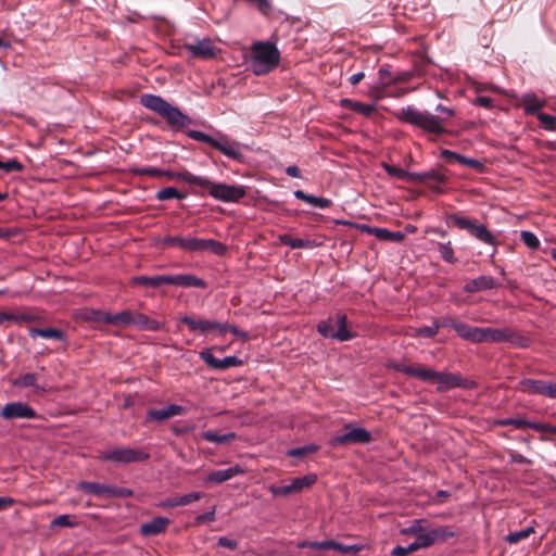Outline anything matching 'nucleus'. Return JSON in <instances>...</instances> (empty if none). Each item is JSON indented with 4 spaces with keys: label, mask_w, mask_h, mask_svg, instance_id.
<instances>
[{
    "label": "nucleus",
    "mask_w": 556,
    "mask_h": 556,
    "mask_svg": "<svg viewBox=\"0 0 556 556\" xmlns=\"http://www.w3.org/2000/svg\"><path fill=\"white\" fill-rule=\"evenodd\" d=\"M280 61V52L269 41H257L251 47L250 67L257 75H266L274 71Z\"/></svg>",
    "instance_id": "4"
},
{
    "label": "nucleus",
    "mask_w": 556,
    "mask_h": 556,
    "mask_svg": "<svg viewBox=\"0 0 556 556\" xmlns=\"http://www.w3.org/2000/svg\"><path fill=\"white\" fill-rule=\"evenodd\" d=\"M215 519H216V506H213L211 510H208L204 514L198 515L194 518L193 525L201 526L204 523L213 522V521H215Z\"/></svg>",
    "instance_id": "50"
},
{
    "label": "nucleus",
    "mask_w": 556,
    "mask_h": 556,
    "mask_svg": "<svg viewBox=\"0 0 556 556\" xmlns=\"http://www.w3.org/2000/svg\"><path fill=\"white\" fill-rule=\"evenodd\" d=\"M241 148H242L241 143H239L235 140H230L229 138H227L225 136L216 138V143H214V147H213V149L219 151L227 157L238 161V162H243L244 155L241 151Z\"/></svg>",
    "instance_id": "15"
},
{
    "label": "nucleus",
    "mask_w": 556,
    "mask_h": 556,
    "mask_svg": "<svg viewBox=\"0 0 556 556\" xmlns=\"http://www.w3.org/2000/svg\"><path fill=\"white\" fill-rule=\"evenodd\" d=\"M160 244L166 248L176 247L186 252L210 251L217 256L224 255L227 251V247L219 241L193 237L166 236L160 240Z\"/></svg>",
    "instance_id": "6"
},
{
    "label": "nucleus",
    "mask_w": 556,
    "mask_h": 556,
    "mask_svg": "<svg viewBox=\"0 0 556 556\" xmlns=\"http://www.w3.org/2000/svg\"><path fill=\"white\" fill-rule=\"evenodd\" d=\"M184 48L191 58L201 60L214 59L219 52V49L210 38L197 39L194 42L185 43Z\"/></svg>",
    "instance_id": "10"
},
{
    "label": "nucleus",
    "mask_w": 556,
    "mask_h": 556,
    "mask_svg": "<svg viewBox=\"0 0 556 556\" xmlns=\"http://www.w3.org/2000/svg\"><path fill=\"white\" fill-rule=\"evenodd\" d=\"M184 412L185 408L182 406L170 404L165 408L148 410L146 420L162 422L170 417L181 415Z\"/></svg>",
    "instance_id": "18"
},
{
    "label": "nucleus",
    "mask_w": 556,
    "mask_h": 556,
    "mask_svg": "<svg viewBox=\"0 0 556 556\" xmlns=\"http://www.w3.org/2000/svg\"><path fill=\"white\" fill-rule=\"evenodd\" d=\"M23 169L24 165L16 159L2 162V170L5 173L22 172Z\"/></svg>",
    "instance_id": "55"
},
{
    "label": "nucleus",
    "mask_w": 556,
    "mask_h": 556,
    "mask_svg": "<svg viewBox=\"0 0 556 556\" xmlns=\"http://www.w3.org/2000/svg\"><path fill=\"white\" fill-rule=\"evenodd\" d=\"M371 440V433L363 427L351 428L343 434L330 439L329 444L338 447L346 444L368 443Z\"/></svg>",
    "instance_id": "11"
},
{
    "label": "nucleus",
    "mask_w": 556,
    "mask_h": 556,
    "mask_svg": "<svg viewBox=\"0 0 556 556\" xmlns=\"http://www.w3.org/2000/svg\"><path fill=\"white\" fill-rule=\"evenodd\" d=\"M136 174L149 177H161L163 176V169L156 167H141L135 170Z\"/></svg>",
    "instance_id": "58"
},
{
    "label": "nucleus",
    "mask_w": 556,
    "mask_h": 556,
    "mask_svg": "<svg viewBox=\"0 0 556 556\" xmlns=\"http://www.w3.org/2000/svg\"><path fill=\"white\" fill-rule=\"evenodd\" d=\"M538 119L542 124L543 128L548 131L556 130V116L549 115L547 113L539 112L536 114Z\"/></svg>",
    "instance_id": "46"
},
{
    "label": "nucleus",
    "mask_w": 556,
    "mask_h": 556,
    "mask_svg": "<svg viewBox=\"0 0 556 556\" xmlns=\"http://www.w3.org/2000/svg\"><path fill=\"white\" fill-rule=\"evenodd\" d=\"M472 237L490 245H495L496 243L495 237L483 225H477V227L472 229Z\"/></svg>",
    "instance_id": "36"
},
{
    "label": "nucleus",
    "mask_w": 556,
    "mask_h": 556,
    "mask_svg": "<svg viewBox=\"0 0 556 556\" xmlns=\"http://www.w3.org/2000/svg\"><path fill=\"white\" fill-rule=\"evenodd\" d=\"M467 341L471 343L482 342H508L517 348H527L529 339L509 328L470 327Z\"/></svg>",
    "instance_id": "3"
},
{
    "label": "nucleus",
    "mask_w": 556,
    "mask_h": 556,
    "mask_svg": "<svg viewBox=\"0 0 556 556\" xmlns=\"http://www.w3.org/2000/svg\"><path fill=\"white\" fill-rule=\"evenodd\" d=\"M316 482V476L314 475H307L303 477H299L292 480V484L295 489V492H300L305 488L311 486Z\"/></svg>",
    "instance_id": "45"
},
{
    "label": "nucleus",
    "mask_w": 556,
    "mask_h": 556,
    "mask_svg": "<svg viewBox=\"0 0 556 556\" xmlns=\"http://www.w3.org/2000/svg\"><path fill=\"white\" fill-rule=\"evenodd\" d=\"M521 103L526 114H538L546 104V102L539 99L534 92L525 93L521 98Z\"/></svg>",
    "instance_id": "28"
},
{
    "label": "nucleus",
    "mask_w": 556,
    "mask_h": 556,
    "mask_svg": "<svg viewBox=\"0 0 556 556\" xmlns=\"http://www.w3.org/2000/svg\"><path fill=\"white\" fill-rule=\"evenodd\" d=\"M435 321L438 324L439 329L443 328V327H450L453 330H455V332L457 333V336L459 338L467 341L469 330L471 327L470 325H468L464 321H460L457 318L452 317V316H445L440 319H435Z\"/></svg>",
    "instance_id": "22"
},
{
    "label": "nucleus",
    "mask_w": 556,
    "mask_h": 556,
    "mask_svg": "<svg viewBox=\"0 0 556 556\" xmlns=\"http://www.w3.org/2000/svg\"><path fill=\"white\" fill-rule=\"evenodd\" d=\"M293 194L296 199L302 200L314 207L328 208L332 205V201L330 199L307 194L300 189L295 190Z\"/></svg>",
    "instance_id": "27"
},
{
    "label": "nucleus",
    "mask_w": 556,
    "mask_h": 556,
    "mask_svg": "<svg viewBox=\"0 0 556 556\" xmlns=\"http://www.w3.org/2000/svg\"><path fill=\"white\" fill-rule=\"evenodd\" d=\"M140 103L146 109L163 117L173 131L181 130L192 123L191 118L180 111L179 108L172 105L160 96L152 93L142 94Z\"/></svg>",
    "instance_id": "2"
},
{
    "label": "nucleus",
    "mask_w": 556,
    "mask_h": 556,
    "mask_svg": "<svg viewBox=\"0 0 556 556\" xmlns=\"http://www.w3.org/2000/svg\"><path fill=\"white\" fill-rule=\"evenodd\" d=\"M389 367L406 376L417 378L425 382L438 383L439 391L462 386V378L455 374L441 372L432 368L419 365H406L400 362H392Z\"/></svg>",
    "instance_id": "1"
},
{
    "label": "nucleus",
    "mask_w": 556,
    "mask_h": 556,
    "mask_svg": "<svg viewBox=\"0 0 556 556\" xmlns=\"http://www.w3.org/2000/svg\"><path fill=\"white\" fill-rule=\"evenodd\" d=\"M280 243L290 247L291 249H304L312 248L313 243L309 240H304L301 238H293L288 233H283L279 236Z\"/></svg>",
    "instance_id": "34"
},
{
    "label": "nucleus",
    "mask_w": 556,
    "mask_h": 556,
    "mask_svg": "<svg viewBox=\"0 0 556 556\" xmlns=\"http://www.w3.org/2000/svg\"><path fill=\"white\" fill-rule=\"evenodd\" d=\"M382 167L389 176L406 181L407 170L387 163H382Z\"/></svg>",
    "instance_id": "49"
},
{
    "label": "nucleus",
    "mask_w": 556,
    "mask_h": 556,
    "mask_svg": "<svg viewBox=\"0 0 556 556\" xmlns=\"http://www.w3.org/2000/svg\"><path fill=\"white\" fill-rule=\"evenodd\" d=\"M317 330L321 336L326 338L336 339L337 330H334V321L332 318L321 320L317 326Z\"/></svg>",
    "instance_id": "42"
},
{
    "label": "nucleus",
    "mask_w": 556,
    "mask_h": 556,
    "mask_svg": "<svg viewBox=\"0 0 556 556\" xmlns=\"http://www.w3.org/2000/svg\"><path fill=\"white\" fill-rule=\"evenodd\" d=\"M395 115L400 121L418 127L428 134L442 135L447 131L444 126L445 118L433 115L428 111H419L408 105L402 108Z\"/></svg>",
    "instance_id": "5"
},
{
    "label": "nucleus",
    "mask_w": 556,
    "mask_h": 556,
    "mask_svg": "<svg viewBox=\"0 0 556 556\" xmlns=\"http://www.w3.org/2000/svg\"><path fill=\"white\" fill-rule=\"evenodd\" d=\"M519 384L520 390L525 393L556 399V383L554 382H546L539 379H522Z\"/></svg>",
    "instance_id": "13"
},
{
    "label": "nucleus",
    "mask_w": 556,
    "mask_h": 556,
    "mask_svg": "<svg viewBox=\"0 0 556 556\" xmlns=\"http://www.w3.org/2000/svg\"><path fill=\"white\" fill-rule=\"evenodd\" d=\"M459 163L465 166L476 168L478 170H481L483 168V164L480 161L467 157L465 155H462Z\"/></svg>",
    "instance_id": "63"
},
{
    "label": "nucleus",
    "mask_w": 556,
    "mask_h": 556,
    "mask_svg": "<svg viewBox=\"0 0 556 556\" xmlns=\"http://www.w3.org/2000/svg\"><path fill=\"white\" fill-rule=\"evenodd\" d=\"M336 324L338 330L336 332V339L339 341H349L355 337L353 332L348 329V318L344 314H338Z\"/></svg>",
    "instance_id": "30"
},
{
    "label": "nucleus",
    "mask_w": 556,
    "mask_h": 556,
    "mask_svg": "<svg viewBox=\"0 0 556 556\" xmlns=\"http://www.w3.org/2000/svg\"><path fill=\"white\" fill-rule=\"evenodd\" d=\"M134 313L131 311H122L114 314V326L128 327L132 325Z\"/></svg>",
    "instance_id": "43"
},
{
    "label": "nucleus",
    "mask_w": 556,
    "mask_h": 556,
    "mask_svg": "<svg viewBox=\"0 0 556 556\" xmlns=\"http://www.w3.org/2000/svg\"><path fill=\"white\" fill-rule=\"evenodd\" d=\"M31 338L41 337L45 339L64 340V334L61 330L55 328H33L29 330Z\"/></svg>",
    "instance_id": "33"
},
{
    "label": "nucleus",
    "mask_w": 556,
    "mask_h": 556,
    "mask_svg": "<svg viewBox=\"0 0 556 556\" xmlns=\"http://www.w3.org/2000/svg\"><path fill=\"white\" fill-rule=\"evenodd\" d=\"M532 533H534V528L530 526L523 530L508 533L505 538V541L509 544H516L519 541L529 538Z\"/></svg>",
    "instance_id": "41"
},
{
    "label": "nucleus",
    "mask_w": 556,
    "mask_h": 556,
    "mask_svg": "<svg viewBox=\"0 0 556 556\" xmlns=\"http://www.w3.org/2000/svg\"><path fill=\"white\" fill-rule=\"evenodd\" d=\"M36 412L28 404L23 402H12L3 406L0 416L4 419L25 418L33 419L36 417Z\"/></svg>",
    "instance_id": "14"
},
{
    "label": "nucleus",
    "mask_w": 556,
    "mask_h": 556,
    "mask_svg": "<svg viewBox=\"0 0 556 556\" xmlns=\"http://www.w3.org/2000/svg\"><path fill=\"white\" fill-rule=\"evenodd\" d=\"M187 136L195 141L204 142L211 148H213L214 143H216V138L200 130H188Z\"/></svg>",
    "instance_id": "44"
},
{
    "label": "nucleus",
    "mask_w": 556,
    "mask_h": 556,
    "mask_svg": "<svg viewBox=\"0 0 556 556\" xmlns=\"http://www.w3.org/2000/svg\"><path fill=\"white\" fill-rule=\"evenodd\" d=\"M500 283L492 276H479L464 286V291L467 293H473L483 290H490L497 288Z\"/></svg>",
    "instance_id": "21"
},
{
    "label": "nucleus",
    "mask_w": 556,
    "mask_h": 556,
    "mask_svg": "<svg viewBox=\"0 0 556 556\" xmlns=\"http://www.w3.org/2000/svg\"><path fill=\"white\" fill-rule=\"evenodd\" d=\"M203 495L204 494L201 492H192V493L185 494L182 496H179L180 504H181V506L189 505L193 502L201 500L203 497Z\"/></svg>",
    "instance_id": "61"
},
{
    "label": "nucleus",
    "mask_w": 556,
    "mask_h": 556,
    "mask_svg": "<svg viewBox=\"0 0 556 556\" xmlns=\"http://www.w3.org/2000/svg\"><path fill=\"white\" fill-rule=\"evenodd\" d=\"M438 251L440 252L441 257L450 264H454L457 262V258L454 255V249L451 241L445 243H437Z\"/></svg>",
    "instance_id": "39"
},
{
    "label": "nucleus",
    "mask_w": 556,
    "mask_h": 556,
    "mask_svg": "<svg viewBox=\"0 0 556 556\" xmlns=\"http://www.w3.org/2000/svg\"><path fill=\"white\" fill-rule=\"evenodd\" d=\"M439 327L437 321H433V326L420 327L415 330V337L433 338L437 336Z\"/></svg>",
    "instance_id": "51"
},
{
    "label": "nucleus",
    "mask_w": 556,
    "mask_h": 556,
    "mask_svg": "<svg viewBox=\"0 0 556 556\" xmlns=\"http://www.w3.org/2000/svg\"><path fill=\"white\" fill-rule=\"evenodd\" d=\"M497 425L503 426V427L513 426L514 428L520 429V430L532 429L535 431H543L547 428L545 424L531 422L523 418H505V419L498 420Z\"/></svg>",
    "instance_id": "25"
},
{
    "label": "nucleus",
    "mask_w": 556,
    "mask_h": 556,
    "mask_svg": "<svg viewBox=\"0 0 556 556\" xmlns=\"http://www.w3.org/2000/svg\"><path fill=\"white\" fill-rule=\"evenodd\" d=\"M520 238L521 241L531 250H536L540 247L538 237L529 230H522Z\"/></svg>",
    "instance_id": "47"
},
{
    "label": "nucleus",
    "mask_w": 556,
    "mask_h": 556,
    "mask_svg": "<svg viewBox=\"0 0 556 556\" xmlns=\"http://www.w3.org/2000/svg\"><path fill=\"white\" fill-rule=\"evenodd\" d=\"M454 535L455 532L447 526H441L433 529H424V531H421L416 536V540L410 544L416 552L419 548L429 547L437 542H444Z\"/></svg>",
    "instance_id": "8"
},
{
    "label": "nucleus",
    "mask_w": 556,
    "mask_h": 556,
    "mask_svg": "<svg viewBox=\"0 0 556 556\" xmlns=\"http://www.w3.org/2000/svg\"><path fill=\"white\" fill-rule=\"evenodd\" d=\"M214 348H206L200 351V358L212 369L225 370L230 367H238L242 365V361L235 355L226 356L219 359L213 355Z\"/></svg>",
    "instance_id": "12"
},
{
    "label": "nucleus",
    "mask_w": 556,
    "mask_h": 556,
    "mask_svg": "<svg viewBox=\"0 0 556 556\" xmlns=\"http://www.w3.org/2000/svg\"><path fill=\"white\" fill-rule=\"evenodd\" d=\"M243 472H244L243 468L240 467L239 465H236V466L229 467L227 469L215 470V471L211 472L206 477L205 482L223 483V482L228 481V480L232 479L233 477L241 475Z\"/></svg>",
    "instance_id": "23"
},
{
    "label": "nucleus",
    "mask_w": 556,
    "mask_h": 556,
    "mask_svg": "<svg viewBox=\"0 0 556 556\" xmlns=\"http://www.w3.org/2000/svg\"><path fill=\"white\" fill-rule=\"evenodd\" d=\"M101 458L117 464H130L148 460L150 454L132 447H114L102 452Z\"/></svg>",
    "instance_id": "7"
},
{
    "label": "nucleus",
    "mask_w": 556,
    "mask_h": 556,
    "mask_svg": "<svg viewBox=\"0 0 556 556\" xmlns=\"http://www.w3.org/2000/svg\"><path fill=\"white\" fill-rule=\"evenodd\" d=\"M448 219L452 220L454 223V225L456 227H458L459 229H465V230L469 231V233L471 236H472V229H475L477 227L475 220L464 217V216H460V215H457V214L450 215Z\"/></svg>",
    "instance_id": "38"
},
{
    "label": "nucleus",
    "mask_w": 556,
    "mask_h": 556,
    "mask_svg": "<svg viewBox=\"0 0 556 556\" xmlns=\"http://www.w3.org/2000/svg\"><path fill=\"white\" fill-rule=\"evenodd\" d=\"M206 188L210 189V194L214 199L222 202H238L247 194L244 186L211 181V185H207Z\"/></svg>",
    "instance_id": "9"
},
{
    "label": "nucleus",
    "mask_w": 556,
    "mask_h": 556,
    "mask_svg": "<svg viewBox=\"0 0 556 556\" xmlns=\"http://www.w3.org/2000/svg\"><path fill=\"white\" fill-rule=\"evenodd\" d=\"M91 318H93L94 320L114 326V314L101 312V311H92Z\"/></svg>",
    "instance_id": "54"
},
{
    "label": "nucleus",
    "mask_w": 556,
    "mask_h": 556,
    "mask_svg": "<svg viewBox=\"0 0 556 556\" xmlns=\"http://www.w3.org/2000/svg\"><path fill=\"white\" fill-rule=\"evenodd\" d=\"M202 438L207 442H214L217 444L228 443L236 438L235 432H228L225 434H217L215 431L208 430L202 433Z\"/></svg>",
    "instance_id": "35"
},
{
    "label": "nucleus",
    "mask_w": 556,
    "mask_h": 556,
    "mask_svg": "<svg viewBox=\"0 0 556 556\" xmlns=\"http://www.w3.org/2000/svg\"><path fill=\"white\" fill-rule=\"evenodd\" d=\"M131 282L139 286H144L149 288H160L165 285V275H156V276H136L131 279Z\"/></svg>",
    "instance_id": "31"
},
{
    "label": "nucleus",
    "mask_w": 556,
    "mask_h": 556,
    "mask_svg": "<svg viewBox=\"0 0 556 556\" xmlns=\"http://www.w3.org/2000/svg\"><path fill=\"white\" fill-rule=\"evenodd\" d=\"M358 228L369 235H374L381 241L402 242L405 238L401 231H390L387 228L370 227L368 225H361Z\"/></svg>",
    "instance_id": "19"
},
{
    "label": "nucleus",
    "mask_w": 556,
    "mask_h": 556,
    "mask_svg": "<svg viewBox=\"0 0 556 556\" xmlns=\"http://www.w3.org/2000/svg\"><path fill=\"white\" fill-rule=\"evenodd\" d=\"M37 378L35 374H25L16 378L13 382L15 387L28 388L36 387Z\"/></svg>",
    "instance_id": "48"
},
{
    "label": "nucleus",
    "mask_w": 556,
    "mask_h": 556,
    "mask_svg": "<svg viewBox=\"0 0 556 556\" xmlns=\"http://www.w3.org/2000/svg\"><path fill=\"white\" fill-rule=\"evenodd\" d=\"M446 177L437 170H430L428 172L427 180L425 181L429 188L432 190L440 192L441 186L445 184Z\"/></svg>",
    "instance_id": "37"
},
{
    "label": "nucleus",
    "mask_w": 556,
    "mask_h": 556,
    "mask_svg": "<svg viewBox=\"0 0 556 556\" xmlns=\"http://www.w3.org/2000/svg\"><path fill=\"white\" fill-rule=\"evenodd\" d=\"M333 549L341 554L354 555L361 551L358 545H346L334 541Z\"/></svg>",
    "instance_id": "56"
},
{
    "label": "nucleus",
    "mask_w": 556,
    "mask_h": 556,
    "mask_svg": "<svg viewBox=\"0 0 556 556\" xmlns=\"http://www.w3.org/2000/svg\"><path fill=\"white\" fill-rule=\"evenodd\" d=\"M269 491L275 496H287L289 494L296 493L292 482L287 485H271L269 486Z\"/></svg>",
    "instance_id": "52"
},
{
    "label": "nucleus",
    "mask_w": 556,
    "mask_h": 556,
    "mask_svg": "<svg viewBox=\"0 0 556 556\" xmlns=\"http://www.w3.org/2000/svg\"><path fill=\"white\" fill-rule=\"evenodd\" d=\"M177 179H180L189 185H194L201 188H206L207 185H211V180L208 178L195 176L188 170L178 172Z\"/></svg>",
    "instance_id": "32"
},
{
    "label": "nucleus",
    "mask_w": 556,
    "mask_h": 556,
    "mask_svg": "<svg viewBox=\"0 0 556 556\" xmlns=\"http://www.w3.org/2000/svg\"><path fill=\"white\" fill-rule=\"evenodd\" d=\"M342 108L350 109L364 116H370L376 111L375 104H367L363 102L353 101L351 99H342L340 101Z\"/></svg>",
    "instance_id": "29"
},
{
    "label": "nucleus",
    "mask_w": 556,
    "mask_h": 556,
    "mask_svg": "<svg viewBox=\"0 0 556 556\" xmlns=\"http://www.w3.org/2000/svg\"><path fill=\"white\" fill-rule=\"evenodd\" d=\"M424 527H422V520L420 519H416L412 522V525L407 528H403L401 530V533L402 534H405V535H418L421 531H424Z\"/></svg>",
    "instance_id": "53"
},
{
    "label": "nucleus",
    "mask_w": 556,
    "mask_h": 556,
    "mask_svg": "<svg viewBox=\"0 0 556 556\" xmlns=\"http://www.w3.org/2000/svg\"><path fill=\"white\" fill-rule=\"evenodd\" d=\"M155 198L159 200V201H166V200H170V199H178V200H182L186 198V194L179 192L176 188L174 187H166L164 189H161L156 192L155 194Z\"/></svg>",
    "instance_id": "40"
},
{
    "label": "nucleus",
    "mask_w": 556,
    "mask_h": 556,
    "mask_svg": "<svg viewBox=\"0 0 556 556\" xmlns=\"http://www.w3.org/2000/svg\"><path fill=\"white\" fill-rule=\"evenodd\" d=\"M165 285L184 288H206V282L192 274L165 275Z\"/></svg>",
    "instance_id": "16"
},
{
    "label": "nucleus",
    "mask_w": 556,
    "mask_h": 556,
    "mask_svg": "<svg viewBox=\"0 0 556 556\" xmlns=\"http://www.w3.org/2000/svg\"><path fill=\"white\" fill-rule=\"evenodd\" d=\"M170 520L166 517H155L140 526L139 532L143 536H153L166 531Z\"/></svg>",
    "instance_id": "20"
},
{
    "label": "nucleus",
    "mask_w": 556,
    "mask_h": 556,
    "mask_svg": "<svg viewBox=\"0 0 556 556\" xmlns=\"http://www.w3.org/2000/svg\"><path fill=\"white\" fill-rule=\"evenodd\" d=\"M132 326L137 327L139 330L146 331H159L164 328L163 323L138 312L134 313Z\"/></svg>",
    "instance_id": "24"
},
{
    "label": "nucleus",
    "mask_w": 556,
    "mask_h": 556,
    "mask_svg": "<svg viewBox=\"0 0 556 556\" xmlns=\"http://www.w3.org/2000/svg\"><path fill=\"white\" fill-rule=\"evenodd\" d=\"M414 548L412 546V544H409L408 546H401V545H397L395 546L392 551H391V555L392 556H407L409 553H414Z\"/></svg>",
    "instance_id": "64"
},
{
    "label": "nucleus",
    "mask_w": 556,
    "mask_h": 556,
    "mask_svg": "<svg viewBox=\"0 0 556 556\" xmlns=\"http://www.w3.org/2000/svg\"><path fill=\"white\" fill-rule=\"evenodd\" d=\"M78 489L96 496L112 497L113 485L81 481Z\"/></svg>",
    "instance_id": "26"
},
{
    "label": "nucleus",
    "mask_w": 556,
    "mask_h": 556,
    "mask_svg": "<svg viewBox=\"0 0 556 556\" xmlns=\"http://www.w3.org/2000/svg\"><path fill=\"white\" fill-rule=\"evenodd\" d=\"M179 321L185 324L193 333L206 334L215 330V320L193 318L190 316L180 317Z\"/></svg>",
    "instance_id": "17"
},
{
    "label": "nucleus",
    "mask_w": 556,
    "mask_h": 556,
    "mask_svg": "<svg viewBox=\"0 0 556 556\" xmlns=\"http://www.w3.org/2000/svg\"><path fill=\"white\" fill-rule=\"evenodd\" d=\"M378 76H379L380 84L382 86H388L393 80L391 72L389 71V68H387L384 66L379 68Z\"/></svg>",
    "instance_id": "62"
},
{
    "label": "nucleus",
    "mask_w": 556,
    "mask_h": 556,
    "mask_svg": "<svg viewBox=\"0 0 556 556\" xmlns=\"http://www.w3.org/2000/svg\"><path fill=\"white\" fill-rule=\"evenodd\" d=\"M317 450V446L315 445H306L298 448H293L288 452V455L294 456V457H302L306 454L313 453Z\"/></svg>",
    "instance_id": "59"
},
{
    "label": "nucleus",
    "mask_w": 556,
    "mask_h": 556,
    "mask_svg": "<svg viewBox=\"0 0 556 556\" xmlns=\"http://www.w3.org/2000/svg\"><path fill=\"white\" fill-rule=\"evenodd\" d=\"M76 522L71 520L68 515H60L51 521V527H74Z\"/></svg>",
    "instance_id": "57"
},
{
    "label": "nucleus",
    "mask_w": 556,
    "mask_h": 556,
    "mask_svg": "<svg viewBox=\"0 0 556 556\" xmlns=\"http://www.w3.org/2000/svg\"><path fill=\"white\" fill-rule=\"evenodd\" d=\"M9 315L11 316V321H17V323H21V321L31 323L37 319V316L34 314H30V313H18V314L9 313Z\"/></svg>",
    "instance_id": "60"
}]
</instances>
